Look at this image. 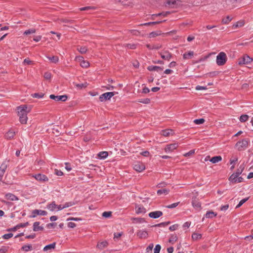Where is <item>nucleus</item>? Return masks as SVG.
<instances>
[{
    "label": "nucleus",
    "instance_id": "1",
    "mask_svg": "<svg viewBox=\"0 0 253 253\" xmlns=\"http://www.w3.org/2000/svg\"><path fill=\"white\" fill-rule=\"evenodd\" d=\"M250 141L248 138L243 139L235 144V148L239 151L245 150L249 146Z\"/></svg>",
    "mask_w": 253,
    "mask_h": 253
},
{
    "label": "nucleus",
    "instance_id": "2",
    "mask_svg": "<svg viewBox=\"0 0 253 253\" xmlns=\"http://www.w3.org/2000/svg\"><path fill=\"white\" fill-rule=\"evenodd\" d=\"M227 60L226 54L224 52H220L216 56V63L218 66H223L226 63Z\"/></svg>",
    "mask_w": 253,
    "mask_h": 253
},
{
    "label": "nucleus",
    "instance_id": "3",
    "mask_svg": "<svg viewBox=\"0 0 253 253\" xmlns=\"http://www.w3.org/2000/svg\"><path fill=\"white\" fill-rule=\"evenodd\" d=\"M237 0H221L222 6L226 9H231L235 7Z\"/></svg>",
    "mask_w": 253,
    "mask_h": 253
},
{
    "label": "nucleus",
    "instance_id": "4",
    "mask_svg": "<svg viewBox=\"0 0 253 253\" xmlns=\"http://www.w3.org/2000/svg\"><path fill=\"white\" fill-rule=\"evenodd\" d=\"M115 94V92H108L101 94L99 97L100 101L103 102L110 99Z\"/></svg>",
    "mask_w": 253,
    "mask_h": 253
},
{
    "label": "nucleus",
    "instance_id": "5",
    "mask_svg": "<svg viewBox=\"0 0 253 253\" xmlns=\"http://www.w3.org/2000/svg\"><path fill=\"white\" fill-rule=\"evenodd\" d=\"M49 98L55 101H61L64 102L67 99L68 96L67 95H55L54 94H51L49 95Z\"/></svg>",
    "mask_w": 253,
    "mask_h": 253
},
{
    "label": "nucleus",
    "instance_id": "6",
    "mask_svg": "<svg viewBox=\"0 0 253 253\" xmlns=\"http://www.w3.org/2000/svg\"><path fill=\"white\" fill-rule=\"evenodd\" d=\"M18 115L19 117V121L21 124H25L27 123L28 117V112H18Z\"/></svg>",
    "mask_w": 253,
    "mask_h": 253
},
{
    "label": "nucleus",
    "instance_id": "7",
    "mask_svg": "<svg viewBox=\"0 0 253 253\" xmlns=\"http://www.w3.org/2000/svg\"><path fill=\"white\" fill-rule=\"evenodd\" d=\"M253 61V58L247 55H244L242 58L240 59L238 64L239 65L247 64Z\"/></svg>",
    "mask_w": 253,
    "mask_h": 253
},
{
    "label": "nucleus",
    "instance_id": "8",
    "mask_svg": "<svg viewBox=\"0 0 253 253\" xmlns=\"http://www.w3.org/2000/svg\"><path fill=\"white\" fill-rule=\"evenodd\" d=\"M133 169L138 172H141L145 169V166L142 163L137 162L134 164Z\"/></svg>",
    "mask_w": 253,
    "mask_h": 253
},
{
    "label": "nucleus",
    "instance_id": "9",
    "mask_svg": "<svg viewBox=\"0 0 253 253\" xmlns=\"http://www.w3.org/2000/svg\"><path fill=\"white\" fill-rule=\"evenodd\" d=\"M162 58L169 61L172 57L171 54L168 50L162 51L159 52Z\"/></svg>",
    "mask_w": 253,
    "mask_h": 253
},
{
    "label": "nucleus",
    "instance_id": "10",
    "mask_svg": "<svg viewBox=\"0 0 253 253\" xmlns=\"http://www.w3.org/2000/svg\"><path fill=\"white\" fill-rule=\"evenodd\" d=\"M192 205L195 209L199 211L201 210V204L200 202H199L196 196L192 198Z\"/></svg>",
    "mask_w": 253,
    "mask_h": 253
},
{
    "label": "nucleus",
    "instance_id": "11",
    "mask_svg": "<svg viewBox=\"0 0 253 253\" xmlns=\"http://www.w3.org/2000/svg\"><path fill=\"white\" fill-rule=\"evenodd\" d=\"M47 212L45 211H43L42 210H33L32 212V217H35L38 215H45Z\"/></svg>",
    "mask_w": 253,
    "mask_h": 253
},
{
    "label": "nucleus",
    "instance_id": "12",
    "mask_svg": "<svg viewBox=\"0 0 253 253\" xmlns=\"http://www.w3.org/2000/svg\"><path fill=\"white\" fill-rule=\"evenodd\" d=\"M178 147L177 143H173L169 145H167L165 148V150L167 153H170L172 152L174 150L176 149Z\"/></svg>",
    "mask_w": 253,
    "mask_h": 253
},
{
    "label": "nucleus",
    "instance_id": "13",
    "mask_svg": "<svg viewBox=\"0 0 253 253\" xmlns=\"http://www.w3.org/2000/svg\"><path fill=\"white\" fill-rule=\"evenodd\" d=\"M60 34L58 33H55L53 31L48 33V38L52 39L55 41H57L60 39Z\"/></svg>",
    "mask_w": 253,
    "mask_h": 253
},
{
    "label": "nucleus",
    "instance_id": "14",
    "mask_svg": "<svg viewBox=\"0 0 253 253\" xmlns=\"http://www.w3.org/2000/svg\"><path fill=\"white\" fill-rule=\"evenodd\" d=\"M174 133V131L171 129H164L161 131V134L165 137L173 135Z\"/></svg>",
    "mask_w": 253,
    "mask_h": 253
},
{
    "label": "nucleus",
    "instance_id": "15",
    "mask_svg": "<svg viewBox=\"0 0 253 253\" xmlns=\"http://www.w3.org/2000/svg\"><path fill=\"white\" fill-rule=\"evenodd\" d=\"M163 215V212L161 211H155L151 212L149 213V216L151 218H157Z\"/></svg>",
    "mask_w": 253,
    "mask_h": 253
},
{
    "label": "nucleus",
    "instance_id": "16",
    "mask_svg": "<svg viewBox=\"0 0 253 253\" xmlns=\"http://www.w3.org/2000/svg\"><path fill=\"white\" fill-rule=\"evenodd\" d=\"M7 168V165L5 164H2L0 167V181H2L3 176Z\"/></svg>",
    "mask_w": 253,
    "mask_h": 253
},
{
    "label": "nucleus",
    "instance_id": "17",
    "mask_svg": "<svg viewBox=\"0 0 253 253\" xmlns=\"http://www.w3.org/2000/svg\"><path fill=\"white\" fill-rule=\"evenodd\" d=\"M15 134V130L11 128L8 131H7L5 133V138H6L7 139H10L14 137Z\"/></svg>",
    "mask_w": 253,
    "mask_h": 253
},
{
    "label": "nucleus",
    "instance_id": "18",
    "mask_svg": "<svg viewBox=\"0 0 253 253\" xmlns=\"http://www.w3.org/2000/svg\"><path fill=\"white\" fill-rule=\"evenodd\" d=\"M146 211V209L142 206L138 205L135 207V212L137 214L144 213Z\"/></svg>",
    "mask_w": 253,
    "mask_h": 253
},
{
    "label": "nucleus",
    "instance_id": "19",
    "mask_svg": "<svg viewBox=\"0 0 253 253\" xmlns=\"http://www.w3.org/2000/svg\"><path fill=\"white\" fill-rule=\"evenodd\" d=\"M137 236L140 238H146L148 236V233L144 230H139L137 232Z\"/></svg>",
    "mask_w": 253,
    "mask_h": 253
},
{
    "label": "nucleus",
    "instance_id": "20",
    "mask_svg": "<svg viewBox=\"0 0 253 253\" xmlns=\"http://www.w3.org/2000/svg\"><path fill=\"white\" fill-rule=\"evenodd\" d=\"M34 177L36 179L40 181H45L47 178L45 175L40 173L35 175Z\"/></svg>",
    "mask_w": 253,
    "mask_h": 253
},
{
    "label": "nucleus",
    "instance_id": "21",
    "mask_svg": "<svg viewBox=\"0 0 253 253\" xmlns=\"http://www.w3.org/2000/svg\"><path fill=\"white\" fill-rule=\"evenodd\" d=\"M108 245L107 241H103L97 244L96 247L99 250H103L106 248Z\"/></svg>",
    "mask_w": 253,
    "mask_h": 253
},
{
    "label": "nucleus",
    "instance_id": "22",
    "mask_svg": "<svg viewBox=\"0 0 253 253\" xmlns=\"http://www.w3.org/2000/svg\"><path fill=\"white\" fill-rule=\"evenodd\" d=\"M5 197L7 200L11 201H17L18 200V198L15 195L11 193L6 194Z\"/></svg>",
    "mask_w": 253,
    "mask_h": 253
},
{
    "label": "nucleus",
    "instance_id": "23",
    "mask_svg": "<svg viewBox=\"0 0 253 253\" xmlns=\"http://www.w3.org/2000/svg\"><path fill=\"white\" fill-rule=\"evenodd\" d=\"M149 71H155L157 72H160L163 70V68L157 66H150L148 67Z\"/></svg>",
    "mask_w": 253,
    "mask_h": 253
},
{
    "label": "nucleus",
    "instance_id": "24",
    "mask_svg": "<svg viewBox=\"0 0 253 253\" xmlns=\"http://www.w3.org/2000/svg\"><path fill=\"white\" fill-rule=\"evenodd\" d=\"M221 160L222 157L220 156H214L210 159V161L213 164L217 163Z\"/></svg>",
    "mask_w": 253,
    "mask_h": 253
},
{
    "label": "nucleus",
    "instance_id": "25",
    "mask_svg": "<svg viewBox=\"0 0 253 253\" xmlns=\"http://www.w3.org/2000/svg\"><path fill=\"white\" fill-rule=\"evenodd\" d=\"M244 24H245L244 21H243V20L239 21L233 25V28L236 29L238 28L242 27L244 25Z\"/></svg>",
    "mask_w": 253,
    "mask_h": 253
},
{
    "label": "nucleus",
    "instance_id": "26",
    "mask_svg": "<svg viewBox=\"0 0 253 253\" xmlns=\"http://www.w3.org/2000/svg\"><path fill=\"white\" fill-rule=\"evenodd\" d=\"M42 229V227L40 226L39 222H35L33 224V230L38 231Z\"/></svg>",
    "mask_w": 253,
    "mask_h": 253
},
{
    "label": "nucleus",
    "instance_id": "27",
    "mask_svg": "<svg viewBox=\"0 0 253 253\" xmlns=\"http://www.w3.org/2000/svg\"><path fill=\"white\" fill-rule=\"evenodd\" d=\"M193 55L194 52L190 51L188 53H185L183 55V57L184 59H188L191 58L193 56Z\"/></svg>",
    "mask_w": 253,
    "mask_h": 253
},
{
    "label": "nucleus",
    "instance_id": "28",
    "mask_svg": "<svg viewBox=\"0 0 253 253\" xmlns=\"http://www.w3.org/2000/svg\"><path fill=\"white\" fill-rule=\"evenodd\" d=\"M44 95V94L42 92H37L31 94V96L33 98L40 99L42 98Z\"/></svg>",
    "mask_w": 253,
    "mask_h": 253
},
{
    "label": "nucleus",
    "instance_id": "29",
    "mask_svg": "<svg viewBox=\"0 0 253 253\" xmlns=\"http://www.w3.org/2000/svg\"><path fill=\"white\" fill-rule=\"evenodd\" d=\"M232 20V17L230 16H227L225 18H223L222 20V23L223 24H228Z\"/></svg>",
    "mask_w": 253,
    "mask_h": 253
},
{
    "label": "nucleus",
    "instance_id": "30",
    "mask_svg": "<svg viewBox=\"0 0 253 253\" xmlns=\"http://www.w3.org/2000/svg\"><path fill=\"white\" fill-rule=\"evenodd\" d=\"M108 155V152H106V151L100 152V153H99L98 154V157L100 159H105L106 158H107Z\"/></svg>",
    "mask_w": 253,
    "mask_h": 253
},
{
    "label": "nucleus",
    "instance_id": "31",
    "mask_svg": "<svg viewBox=\"0 0 253 253\" xmlns=\"http://www.w3.org/2000/svg\"><path fill=\"white\" fill-rule=\"evenodd\" d=\"M239 176L236 173L232 174L229 177V180L232 182L236 183L237 181V177Z\"/></svg>",
    "mask_w": 253,
    "mask_h": 253
},
{
    "label": "nucleus",
    "instance_id": "32",
    "mask_svg": "<svg viewBox=\"0 0 253 253\" xmlns=\"http://www.w3.org/2000/svg\"><path fill=\"white\" fill-rule=\"evenodd\" d=\"M77 50L81 53H85L87 51V48L86 46H78Z\"/></svg>",
    "mask_w": 253,
    "mask_h": 253
},
{
    "label": "nucleus",
    "instance_id": "33",
    "mask_svg": "<svg viewBox=\"0 0 253 253\" xmlns=\"http://www.w3.org/2000/svg\"><path fill=\"white\" fill-rule=\"evenodd\" d=\"M48 60L52 63H57L59 61V58L57 56H53L51 57H48Z\"/></svg>",
    "mask_w": 253,
    "mask_h": 253
},
{
    "label": "nucleus",
    "instance_id": "34",
    "mask_svg": "<svg viewBox=\"0 0 253 253\" xmlns=\"http://www.w3.org/2000/svg\"><path fill=\"white\" fill-rule=\"evenodd\" d=\"M217 215V214L215 212H214L213 211H208L206 215H205V216L206 218H212L213 217H215Z\"/></svg>",
    "mask_w": 253,
    "mask_h": 253
},
{
    "label": "nucleus",
    "instance_id": "35",
    "mask_svg": "<svg viewBox=\"0 0 253 253\" xmlns=\"http://www.w3.org/2000/svg\"><path fill=\"white\" fill-rule=\"evenodd\" d=\"M165 21L166 20L158 21H155V22H150L142 24H141V25L150 26V25H155V24L161 23L162 22H165Z\"/></svg>",
    "mask_w": 253,
    "mask_h": 253
},
{
    "label": "nucleus",
    "instance_id": "36",
    "mask_svg": "<svg viewBox=\"0 0 253 253\" xmlns=\"http://www.w3.org/2000/svg\"><path fill=\"white\" fill-rule=\"evenodd\" d=\"M169 190L167 189H162L157 191V194L159 195H161L162 194L167 195L169 193Z\"/></svg>",
    "mask_w": 253,
    "mask_h": 253
},
{
    "label": "nucleus",
    "instance_id": "37",
    "mask_svg": "<svg viewBox=\"0 0 253 253\" xmlns=\"http://www.w3.org/2000/svg\"><path fill=\"white\" fill-rule=\"evenodd\" d=\"M202 235L198 233H194L192 235V238L194 240H198L201 238Z\"/></svg>",
    "mask_w": 253,
    "mask_h": 253
},
{
    "label": "nucleus",
    "instance_id": "38",
    "mask_svg": "<svg viewBox=\"0 0 253 253\" xmlns=\"http://www.w3.org/2000/svg\"><path fill=\"white\" fill-rule=\"evenodd\" d=\"M80 65L83 68H86L89 66V63L84 59L80 63Z\"/></svg>",
    "mask_w": 253,
    "mask_h": 253
},
{
    "label": "nucleus",
    "instance_id": "39",
    "mask_svg": "<svg viewBox=\"0 0 253 253\" xmlns=\"http://www.w3.org/2000/svg\"><path fill=\"white\" fill-rule=\"evenodd\" d=\"M177 240V236L176 235H172L169 239V242L173 244Z\"/></svg>",
    "mask_w": 253,
    "mask_h": 253
},
{
    "label": "nucleus",
    "instance_id": "40",
    "mask_svg": "<svg viewBox=\"0 0 253 253\" xmlns=\"http://www.w3.org/2000/svg\"><path fill=\"white\" fill-rule=\"evenodd\" d=\"M27 109L26 105H21L16 107V111H26Z\"/></svg>",
    "mask_w": 253,
    "mask_h": 253
},
{
    "label": "nucleus",
    "instance_id": "41",
    "mask_svg": "<svg viewBox=\"0 0 253 253\" xmlns=\"http://www.w3.org/2000/svg\"><path fill=\"white\" fill-rule=\"evenodd\" d=\"M32 249V245H24L23 246L21 249L25 252H28L29 251H31Z\"/></svg>",
    "mask_w": 253,
    "mask_h": 253
},
{
    "label": "nucleus",
    "instance_id": "42",
    "mask_svg": "<svg viewBox=\"0 0 253 253\" xmlns=\"http://www.w3.org/2000/svg\"><path fill=\"white\" fill-rule=\"evenodd\" d=\"M57 205L54 202L52 203L50 205H48V210L51 211H53L56 209Z\"/></svg>",
    "mask_w": 253,
    "mask_h": 253
},
{
    "label": "nucleus",
    "instance_id": "43",
    "mask_svg": "<svg viewBox=\"0 0 253 253\" xmlns=\"http://www.w3.org/2000/svg\"><path fill=\"white\" fill-rule=\"evenodd\" d=\"M248 199L249 198H247L241 200L240 201L239 203L236 206V209L240 208L243 204H244L246 201H247Z\"/></svg>",
    "mask_w": 253,
    "mask_h": 253
},
{
    "label": "nucleus",
    "instance_id": "44",
    "mask_svg": "<svg viewBox=\"0 0 253 253\" xmlns=\"http://www.w3.org/2000/svg\"><path fill=\"white\" fill-rule=\"evenodd\" d=\"M205 122V120L204 119H196L194 120V123L196 125H201L203 124Z\"/></svg>",
    "mask_w": 253,
    "mask_h": 253
},
{
    "label": "nucleus",
    "instance_id": "45",
    "mask_svg": "<svg viewBox=\"0 0 253 253\" xmlns=\"http://www.w3.org/2000/svg\"><path fill=\"white\" fill-rule=\"evenodd\" d=\"M36 32V30L34 29H29L28 30L25 31L24 32V35H28L32 34L35 33Z\"/></svg>",
    "mask_w": 253,
    "mask_h": 253
},
{
    "label": "nucleus",
    "instance_id": "46",
    "mask_svg": "<svg viewBox=\"0 0 253 253\" xmlns=\"http://www.w3.org/2000/svg\"><path fill=\"white\" fill-rule=\"evenodd\" d=\"M123 235V232L115 233L114 234V239L115 240H118Z\"/></svg>",
    "mask_w": 253,
    "mask_h": 253
},
{
    "label": "nucleus",
    "instance_id": "47",
    "mask_svg": "<svg viewBox=\"0 0 253 253\" xmlns=\"http://www.w3.org/2000/svg\"><path fill=\"white\" fill-rule=\"evenodd\" d=\"M161 34L160 32H152L149 34V37L150 38H154Z\"/></svg>",
    "mask_w": 253,
    "mask_h": 253
},
{
    "label": "nucleus",
    "instance_id": "48",
    "mask_svg": "<svg viewBox=\"0 0 253 253\" xmlns=\"http://www.w3.org/2000/svg\"><path fill=\"white\" fill-rule=\"evenodd\" d=\"M87 84L86 83L78 84L76 85V86L80 88H85L87 86Z\"/></svg>",
    "mask_w": 253,
    "mask_h": 253
},
{
    "label": "nucleus",
    "instance_id": "49",
    "mask_svg": "<svg viewBox=\"0 0 253 253\" xmlns=\"http://www.w3.org/2000/svg\"><path fill=\"white\" fill-rule=\"evenodd\" d=\"M75 205V203L73 202H67L65 203L64 205H63V207L65 208H67L70 207H71Z\"/></svg>",
    "mask_w": 253,
    "mask_h": 253
},
{
    "label": "nucleus",
    "instance_id": "50",
    "mask_svg": "<svg viewBox=\"0 0 253 253\" xmlns=\"http://www.w3.org/2000/svg\"><path fill=\"white\" fill-rule=\"evenodd\" d=\"M248 116L247 115H243L240 118V121L242 122L246 121L248 119Z\"/></svg>",
    "mask_w": 253,
    "mask_h": 253
},
{
    "label": "nucleus",
    "instance_id": "51",
    "mask_svg": "<svg viewBox=\"0 0 253 253\" xmlns=\"http://www.w3.org/2000/svg\"><path fill=\"white\" fill-rule=\"evenodd\" d=\"M13 234L12 233H8V234H4L3 236H2V238L4 239H5V240H7V239H10V238H11L12 236H13Z\"/></svg>",
    "mask_w": 253,
    "mask_h": 253
},
{
    "label": "nucleus",
    "instance_id": "52",
    "mask_svg": "<svg viewBox=\"0 0 253 253\" xmlns=\"http://www.w3.org/2000/svg\"><path fill=\"white\" fill-rule=\"evenodd\" d=\"M125 46L129 49H135L136 47V44L130 43L126 44Z\"/></svg>",
    "mask_w": 253,
    "mask_h": 253
},
{
    "label": "nucleus",
    "instance_id": "53",
    "mask_svg": "<svg viewBox=\"0 0 253 253\" xmlns=\"http://www.w3.org/2000/svg\"><path fill=\"white\" fill-rule=\"evenodd\" d=\"M161 249V246L159 245H157L154 248V253H159Z\"/></svg>",
    "mask_w": 253,
    "mask_h": 253
},
{
    "label": "nucleus",
    "instance_id": "54",
    "mask_svg": "<svg viewBox=\"0 0 253 253\" xmlns=\"http://www.w3.org/2000/svg\"><path fill=\"white\" fill-rule=\"evenodd\" d=\"M111 215V212L110 211H104L102 213V216L104 217L107 218L110 217Z\"/></svg>",
    "mask_w": 253,
    "mask_h": 253
},
{
    "label": "nucleus",
    "instance_id": "55",
    "mask_svg": "<svg viewBox=\"0 0 253 253\" xmlns=\"http://www.w3.org/2000/svg\"><path fill=\"white\" fill-rule=\"evenodd\" d=\"M54 173L58 176H62L63 175V172L60 170H58L57 169H55L54 170Z\"/></svg>",
    "mask_w": 253,
    "mask_h": 253
},
{
    "label": "nucleus",
    "instance_id": "56",
    "mask_svg": "<svg viewBox=\"0 0 253 253\" xmlns=\"http://www.w3.org/2000/svg\"><path fill=\"white\" fill-rule=\"evenodd\" d=\"M195 153V150H191L188 152L185 153L184 154V156L185 157H188L190 156V155H192Z\"/></svg>",
    "mask_w": 253,
    "mask_h": 253
},
{
    "label": "nucleus",
    "instance_id": "57",
    "mask_svg": "<svg viewBox=\"0 0 253 253\" xmlns=\"http://www.w3.org/2000/svg\"><path fill=\"white\" fill-rule=\"evenodd\" d=\"M207 89V86L197 85L196 86V89L197 90H206Z\"/></svg>",
    "mask_w": 253,
    "mask_h": 253
},
{
    "label": "nucleus",
    "instance_id": "58",
    "mask_svg": "<svg viewBox=\"0 0 253 253\" xmlns=\"http://www.w3.org/2000/svg\"><path fill=\"white\" fill-rule=\"evenodd\" d=\"M244 167L242 166H240V168L237 170L236 173L237 175L239 176V175L242 173Z\"/></svg>",
    "mask_w": 253,
    "mask_h": 253
},
{
    "label": "nucleus",
    "instance_id": "59",
    "mask_svg": "<svg viewBox=\"0 0 253 253\" xmlns=\"http://www.w3.org/2000/svg\"><path fill=\"white\" fill-rule=\"evenodd\" d=\"M84 59V57L81 56H78L75 57V60L77 62H80V63Z\"/></svg>",
    "mask_w": 253,
    "mask_h": 253
},
{
    "label": "nucleus",
    "instance_id": "60",
    "mask_svg": "<svg viewBox=\"0 0 253 253\" xmlns=\"http://www.w3.org/2000/svg\"><path fill=\"white\" fill-rule=\"evenodd\" d=\"M177 227H178V225L177 224H174V225L170 226L169 227V229L170 231H174L176 229H177Z\"/></svg>",
    "mask_w": 253,
    "mask_h": 253
},
{
    "label": "nucleus",
    "instance_id": "61",
    "mask_svg": "<svg viewBox=\"0 0 253 253\" xmlns=\"http://www.w3.org/2000/svg\"><path fill=\"white\" fill-rule=\"evenodd\" d=\"M28 224V222H26L24 223H20L17 225V227H18L19 229L21 227H25Z\"/></svg>",
    "mask_w": 253,
    "mask_h": 253
},
{
    "label": "nucleus",
    "instance_id": "62",
    "mask_svg": "<svg viewBox=\"0 0 253 253\" xmlns=\"http://www.w3.org/2000/svg\"><path fill=\"white\" fill-rule=\"evenodd\" d=\"M229 208V205H224V206H222L221 207H220V210L221 211H226Z\"/></svg>",
    "mask_w": 253,
    "mask_h": 253
},
{
    "label": "nucleus",
    "instance_id": "63",
    "mask_svg": "<svg viewBox=\"0 0 253 253\" xmlns=\"http://www.w3.org/2000/svg\"><path fill=\"white\" fill-rule=\"evenodd\" d=\"M162 47L160 44H153V49H158Z\"/></svg>",
    "mask_w": 253,
    "mask_h": 253
},
{
    "label": "nucleus",
    "instance_id": "64",
    "mask_svg": "<svg viewBox=\"0 0 253 253\" xmlns=\"http://www.w3.org/2000/svg\"><path fill=\"white\" fill-rule=\"evenodd\" d=\"M76 226V224L73 222H69L68 223V226L70 228H73L75 227Z\"/></svg>",
    "mask_w": 253,
    "mask_h": 253
}]
</instances>
